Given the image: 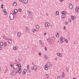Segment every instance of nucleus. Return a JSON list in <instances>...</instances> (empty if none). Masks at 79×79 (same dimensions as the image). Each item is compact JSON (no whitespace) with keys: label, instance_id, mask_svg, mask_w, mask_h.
I'll list each match as a JSON object with an SVG mask.
<instances>
[{"label":"nucleus","instance_id":"f257e3e1","mask_svg":"<svg viewBox=\"0 0 79 79\" xmlns=\"http://www.w3.org/2000/svg\"><path fill=\"white\" fill-rule=\"evenodd\" d=\"M9 18L10 19L12 20L14 19V15H13V14H10V15Z\"/></svg>","mask_w":79,"mask_h":79},{"label":"nucleus","instance_id":"f03ea898","mask_svg":"<svg viewBox=\"0 0 79 79\" xmlns=\"http://www.w3.org/2000/svg\"><path fill=\"white\" fill-rule=\"evenodd\" d=\"M21 64H19V65H18V66L19 67V69H18V72L19 73H21Z\"/></svg>","mask_w":79,"mask_h":79},{"label":"nucleus","instance_id":"7ed1b4c3","mask_svg":"<svg viewBox=\"0 0 79 79\" xmlns=\"http://www.w3.org/2000/svg\"><path fill=\"white\" fill-rule=\"evenodd\" d=\"M28 13V15L30 17H32V16H33V14H32V13L30 11H28L27 13Z\"/></svg>","mask_w":79,"mask_h":79},{"label":"nucleus","instance_id":"20e7f679","mask_svg":"<svg viewBox=\"0 0 79 79\" xmlns=\"http://www.w3.org/2000/svg\"><path fill=\"white\" fill-rule=\"evenodd\" d=\"M37 69V66L35 65L33 66V67L31 68V69L33 70H34V71H35Z\"/></svg>","mask_w":79,"mask_h":79},{"label":"nucleus","instance_id":"39448f33","mask_svg":"<svg viewBox=\"0 0 79 79\" xmlns=\"http://www.w3.org/2000/svg\"><path fill=\"white\" fill-rule=\"evenodd\" d=\"M48 67H51L52 66V64H51L49 62H48V63H47V65Z\"/></svg>","mask_w":79,"mask_h":79},{"label":"nucleus","instance_id":"423d86ee","mask_svg":"<svg viewBox=\"0 0 79 79\" xmlns=\"http://www.w3.org/2000/svg\"><path fill=\"white\" fill-rule=\"evenodd\" d=\"M63 40V38L62 37H61L60 38V41L61 43H63V42L64 40Z\"/></svg>","mask_w":79,"mask_h":79},{"label":"nucleus","instance_id":"0eeeda50","mask_svg":"<svg viewBox=\"0 0 79 79\" xmlns=\"http://www.w3.org/2000/svg\"><path fill=\"white\" fill-rule=\"evenodd\" d=\"M16 13H18V10L16 9H15L14 10L13 13L14 15H16Z\"/></svg>","mask_w":79,"mask_h":79},{"label":"nucleus","instance_id":"6e6552de","mask_svg":"<svg viewBox=\"0 0 79 79\" xmlns=\"http://www.w3.org/2000/svg\"><path fill=\"white\" fill-rule=\"evenodd\" d=\"M27 72V70L26 69H24L23 72V75L25 74Z\"/></svg>","mask_w":79,"mask_h":79},{"label":"nucleus","instance_id":"1a4fd4ad","mask_svg":"<svg viewBox=\"0 0 79 79\" xmlns=\"http://www.w3.org/2000/svg\"><path fill=\"white\" fill-rule=\"evenodd\" d=\"M45 25L46 27H48L50 26V23L48 22L46 23H45Z\"/></svg>","mask_w":79,"mask_h":79},{"label":"nucleus","instance_id":"9d476101","mask_svg":"<svg viewBox=\"0 0 79 79\" xmlns=\"http://www.w3.org/2000/svg\"><path fill=\"white\" fill-rule=\"evenodd\" d=\"M69 8L70 9H72L73 8V5H72V4L71 3H70L69 4Z\"/></svg>","mask_w":79,"mask_h":79},{"label":"nucleus","instance_id":"9b49d317","mask_svg":"<svg viewBox=\"0 0 79 79\" xmlns=\"http://www.w3.org/2000/svg\"><path fill=\"white\" fill-rule=\"evenodd\" d=\"M39 43L40 45L42 47H43V44H42L43 42L42 40H40L39 41Z\"/></svg>","mask_w":79,"mask_h":79},{"label":"nucleus","instance_id":"f8f14e48","mask_svg":"<svg viewBox=\"0 0 79 79\" xmlns=\"http://www.w3.org/2000/svg\"><path fill=\"white\" fill-rule=\"evenodd\" d=\"M8 42L9 44H11L12 42V41H11V40H8Z\"/></svg>","mask_w":79,"mask_h":79},{"label":"nucleus","instance_id":"ddd939ff","mask_svg":"<svg viewBox=\"0 0 79 79\" xmlns=\"http://www.w3.org/2000/svg\"><path fill=\"white\" fill-rule=\"evenodd\" d=\"M3 38H4V39H5V40H8V39H9V38H8V37L5 36H3Z\"/></svg>","mask_w":79,"mask_h":79},{"label":"nucleus","instance_id":"4468645a","mask_svg":"<svg viewBox=\"0 0 79 79\" xmlns=\"http://www.w3.org/2000/svg\"><path fill=\"white\" fill-rule=\"evenodd\" d=\"M57 56H60V57H61V56H62V55H61V54L59 53H57Z\"/></svg>","mask_w":79,"mask_h":79},{"label":"nucleus","instance_id":"2eb2a0df","mask_svg":"<svg viewBox=\"0 0 79 79\" xmlns=\"http://www.w3.org/2000/svg\"><path fill=\"white\" fill-rule=\"evenodd\" d=\"M79 10V7H77L75 8V11L76 12H78Z\"/></svg>","mask_w":79,"mask_h":79},{"label":"nucleus","instance_id":"dca6fc26","mask_svg":"<svg viewBox=\"0 0 79 79\" xmlns=\"http://www.w3.org/2000/svg\"><path fill=\"white\" fill-rule=\"evenodd\" d=\"M21 35V33L20 32H18L17 33V35L18 36H20Z\"/></svg>","mask_w":79,"mask_h":79},{"label":"nucleus","instance_id":"f3484780","mask_svg":"<svg viewBox=\"0 0 79 79\" xmlns=\"http://www.w3.org/2000/svg\"><path fill=\"white\" fill-rule=\"evenodd\" d=\"M23 2L24 3H27L28 2V0H23Z\"/></svg>","mask_w":79,"mask_h":79},{"label":"nucleus","instance_id":"a211bd4d","mask_svg":"<svg viewBox=\"0 0 79 79\" xmlns=\"http://www.w3.org/2000/svg\"><path fill=\"white\" fill-rule=\"evenodd\" d=\"M62 14H63V15H66L67 13H66V12L65 11H62Z\"/></svg>","mask_w":79,"mask_h":79},{"label":"nucleus","instance_id":"6ab92c4d","mask_svg":"<svg viewBox=\"0 0 79 79\" xmlns=\"http://www.w3.org/2000/svg\"><path fill=\"white\" fill-rule=\"evenodd\" d=\"M61 17L63 19H64L66 18V16L65 15H62Z\"/></svg>","mask_w":79,"mask_h":79},{"label":"nucleus","instance_id":"aec40b11","mask_svg":"<svg viewBox=\"0 0 79 79\" xmlns=\"http://www.w3.org/2000/svg\"><path fill=\"white\" fill-rule=\"evenodd\" d=\"M3 44V45H4V47H6V45H7L6 42H4Z\"/></svg>","mask_w":79,"mask_h":79},{"label":"nucleus","instance_id":"412c9836","mask_svg":"<svg viewBox=\"0 0 79 79\" xmlns=\"http://www.w3.org/2000/svg\"><path fill=\"white\" fill-rule=\"evenodd\" d=\"M44 68L46 70H47L48 69V68H47V65H45L44 66Z\"/></svg>","mask_w":79,"mask_h":79},{"label":"nucleus","instance_id":"4be33fe9","mask_svg":"<svg viewBox=\"0 0 79 79\" xmlns=\"http://www.w3.org/2000/svg\"><path fill=\"white\" fill-rule=\"evenodd\" d=\"M16 5H17V3H16V2H14V3H13V6H16Z\"/></svg>","mask_w":79,"mask_h":79},{"label":"nucleus","instance_id":"5701e85b","mask_svg":"<svg viewBox=\"0 0 79 79\" xmlns=\"http://www.w3.org/2000/svg\"><path fill=\"white\" fill-rule=\"evenodd\" d=\"M75 17L73 16H71V18L72 19V20H74V19H75Z\"/></svg>","mask_w":79,"mask_h":79},{"label":"nucleus","instance_id":"b1692460","mask_svg":"<svg viewBox=\"0 0 79 79\" xmlns=\"http://www.w3.org/2000/svg\"><path fill=\"white\" fill-rule=\"evenodd\" d=\"M64 77V73L63 72L62 74L61 75V77Z\"/></svg>","mask_w":79,"mask_h":79},{"label":"nucleus","instance_id":"393cba45","mask_svg":"<svg viewBox=\"0 0 79 79\" xmlns=\"http://www.w3.org/2000/svg\"><path fill=\"white\" fill-rule=\"evenodd\" d=\"M26 29L27 31H30V29L28 27H26Z\"/></svg>","mask_w":79,"mask_h":79},{"label":"nucleus","instance_id":"a878e982","mask_svg":"<svg viewBox=\"0 0 79 79\" xmlns=\"http://www.w3.org/2000/svg\"><path fill=\"white\" fill-rule=\"evenodd\" d=\"M56 37H59V33H57L56 35Z\"/></svg>","mask_w":79,"mask_h":79},{"label":"nucleus","instance_id":"bb28decb","mask_svg":"<svg viewBox=\"0 0 79 79\" xmlns=\"http://www.w3.org/2000/svg\"><path fill=\"white\" fill-rule=\"evenodd\" d=\"M0 45L1 46H3V43L2 42H1L0 43Z\"/></svg>","mask_w":79,"mask_h":79},{"label":"nucleus","instance_id":"cd10ccee","mask_svg":"<svg viewBox=\"0 0 79 79\" xmlns=\"http://www.w3.org/2000/svg\"><path fill=\"white\" fill-rule=\"evenodd\" d=\"M17 48H18L17 47H14L13 48V50H16V49H17Z\"/></svg>","mask_w":79,"mask_h":79},{"label":"nucleus","instance_id":"c85d7f7f","mask_svg":"<svg viewBox=\"0 0 79 79\" xmlns=\"http://www.w3.org/2000/svg\"><path fill=\"white\" fill-rule=\"evenodd\" d=\"M56 15H59V12L58 11H57L56 12Z\"/></svg>","mask_w":79,"mask_h":79},{"label":"nucleus","instance_id":"c756f323","mask_svg":"<svg viewBox=\"0 0 79 79\" xmlns=\"http://www.w3.org/2000/svg\"><path fill=\"white\" fill-rule=\"evenodd\" d=\"M15 64H14L13 65V68H14V69H17V67H16V68H15Z\"/></svg>","mask_w":79,"mask_h":79},{"label":"nucleus","instance_id":"7c9ffc66","mask_svg":"<svg viewBox=\"0 0 79 79\" xmlns=\"http://www.w3.org/2000/svg\"><path fill=\"white\" fill-rule=\"evenodd\" d=\"M52 40H54L55 39V37L53 36V37H52Z\"/></svg>","mask_w":79,"mask_h":79},{"label":"nucleus","instance_id":"2f4dec72","mask_svg":"<svg viewBox=\"0 0 79 79\" xmlns=\"http://www.w3.org/2000/svg\"><path fill=\"white\" fill-rule=\"evenodd\" d=\"M14 73H15L14 71H13L12 72L10 73L11 75H14Z\"/></svg>","mask_w":79,"mask_h":79},{"label":"nucleus","instance_id":"473e14b6","mask_svg":"<svg viewBox=\"0 0 79 79\" xmlns=\"http://www.w3.org/2000/svg\"><path fill=\"white\" fill-rule=\"evenodd\" d=\"M36 27L37 29H39V26L38 25H36Z\"/></svg>","mask_w":79,"mask_h":79},{"label":"nucleus","instance_id":"72a5a7b5","mask_svg":"<svg viewBox=\"0 0 79 79\" xmlns=\"http://www.w3.org/2000/svg\"><path fill=\"white\" fill-rule=\"evenodd\" d=\"M17 73H18V71H16L14 73V76H15V75H16V74H17Z\"/></svg>","mask_w":79,"mask_h":79},{"label":"nucleus","instance_id":"f704fd0d","mask_svg":"<svg viewBox=\"0 0 79 79\" xmlns=\"http://www.w3.org/2000/svg\"><path fill=\"white\" fill-rule=\"evenodd\" d=\"M27 70H28V69H29V64H28L27 65Z\"/></svg>","mask_w":79,"mask_h":79},{"label":"nucleus","instance_id":"c9c22d12","mask_svg":"<svg viewBox=\"0 0 79 79\" xmlns=\"http://www.w3.org/2000/svg\"><path fill=\"white\" fill-rule=\"evenodd\" d=\"M44 58L45 59H47V56H46L45 55H44Z\"/></svg>","mask_w":79,"mask_h":79},{"label":"nucleus","instance_id":"e433bc0d","mask_svg":"<svg viewBox=\"0 0 79 79\" xmlns=\"http://www.w3.org/2000/svg\"><path fill=\"white\" fill-rule=\"evenodd\" d=\"M65 41V42L66 43V44H68V41L67 39H66Z\"/></svg>","mask_w":79,"mask_h":79},{"label":"nucleus","instance_id":"4c0bfd02","mask_svg":"<svg viewBox=\"0 0 79 79\" xmlns=\"http://www.w3.org/2000/svg\"><path fill=\"white\" fill-rule=\"evenodd\" d=\"M3 12L5 13V12H6V10L5 9H4L2 10Z\"/></svg>","mask_w":79,"mask_h":79},{"label":"nucleus","instance_id":"58836bf2","mask_svg":"<svg viewBox=\"0 0 79 79\" xmlns=\"http://www.w3.org/2000/svg\"><path fill=\"white\" fill-rule=\"evenodd\" d=\"M47 40H48V42H50V39L48 38V39Z\"/></svg>","mask_w":79,"mask_h":79},{"label":"nucleus","instance_id":"ea45409f","mask_svg":"<svg viewBox=\"0 0 79 79\" xmlns=\"http://www.w3.org/2000/svg\"><path fill=\"white\" fill-rule=\"evenodd\" d=\"M69 22L70 23L71 22V19H69Z\"/></svg>","mask_w":79,"mask_h":79},{"label":"nucleus","instance_id":"a19ab883","mask_svg":"<svg viewBox=\"0 0 79 79\" xmlns=\"http://www.w3.org/2000/svg\"><path fill=\"white\" fill-rule=\"evenodd\" d=\"M19 12H21V9H19Z\"/></svg>","mask_w":79,"mask_h":79},{"label":"nucleus","instance_id":"79ce46f5","mask_svg":"<svg viewBox=\"0 0 79 79\" xmlns=\"http://www.w3.org/2000/svg\"><path fill=\"white\" fill-rule=\"evenodd\" d=\"M4 15H7V13L6 11L4 12Z\"/></svg>","mask_w":79,"mask_h":79},{"label":"nucleus","instance_id":"37998d69","mask_svg":"<svg viewBox=\"0 0 79 79\" xmlns=\"http://www.w3.org/2000/svg\"><path fill=\"white\" fill-rule=\"evenodd\" d=\"M46 75L47 77V78L48 79V74H46Z\"/></svg>","mask_w":79,"mask_h":79},{"label":"nucleus","instance_id":"c03bdc74","mask_svg":"<svg viewBox=\"0 0 79 79\" xmlns=\"http://www.w3.org/2000/svg\"><path fill=\"white\" fill-rule=\"evenodd\" d=\"M28 72H29V73H31V70L29 69L28 70Z\"/></svg>","mask_w":79,"mask_h":79},{"label":"nucleus","instance_id":"a18cd8bd","mask_svg":"<svg viewBox=\"0 0 79 79\" xmlns=\"http://www.w3.org/2000/svg\"><path fill=\"white\" fill-rule=\"evenodd\" d=\"M35 29H33L32 31L33 32H35Z\"/></svg>","mask_w":79,"mask_h":79},{"label":"nucleus","instance_id":"49530a36","mask_svg":"<svg viewBox=\"0 0 79 79\" xmlns=\"http://www.w3.org/2000/svg\"><path fill=\"white\" fill-rule=\"evenodd\" d=\"M39 55L40 56H41V53L39 52Z\"/></svg>","mask_w":79,"mask_h":79},{"label":"nucleus","instance_id":"de8ad7c7","mask_svg":"<svg viewBox=\"0 0 79 79\" xmlns=\"http://www.w3.org/2000/svg\"><path fill=\"white\" fill-rule=\"evenodd\" d=\"M15 66H18V64L17 63H16L15 64Z\"/></svg>","mask_w":79,"mask_h":79},{"label":"nucleus","instance_id":"09e8293b","mask_svg":"<svg viewBox=\"0 0 79 79\" xmlns=\"http://www.w3.org/2000/svg\"><path fill=\"white\" fill-rule=\"evenodd\" d=\"M44 50H47V48L45 47Z\"/></svg>","mask_w":79,"mask_h":79},{"label":"nucleus","instance_id":"8fccbe9b","mask_svg":"<svg viewBox=\"0 0 79 79\" xmlns=\"http://www.w3.org/2000/svg\"><path fill=\"white\" fill-rule=\"evenodd\" d=\"M64 30L66 29V27L65 26L64 27Z\"/></svg>","mask_w":79,"mask_h":79},{"label":"nucleus","instance_id":"3c124183","mask_svg":"<svg viewBox=\"0 0 79 79\" xmlns=\"http://www.w3.org/2000/svg\"><path fill=\"white\" fill-rule=\"evenodd\" d=\"M66 70H67V71L68 73L69 71V70H68V68L66 69Z\"/></svg>","mask_w":79,"mask_h":79},{"label":"nucleus","instance_id":"603ef678","mask_svg":"<svg viewBox=\"0 0 79 79\" xmlns=\"http://www.w3.org/2000/svg\"><path fill=\"white\" fill-rule=\"evenodd\" d=\"M66 39H65V38H63V40H64V41Z\"/></svg>","mask_w":79,"mask_h":79},{"label":"nucleus","instance_id":"864d4df0","mask_svg":"<svg viewBox=\"0 0 79 79\" xmlns=\"http://www.w3.org/2000/svg\"><path fill=\"white\" fill-rule=\"evenodd\" d=\"M3 48L2 47H0V50H2V48Z\"/></svg>","mask_w":79,"mask_h":79},{"label":"nucleus","instance_id":"5fc2aeb1","mask_svg":"<svg viewBox=\"0 0 79 79\" xmlns=\"http://www.w3.org/2000/svg\"><path fill=\"white\" fill-rule=\"evenodd\" d=\"M57 79H60V77H57Z\"/></svg>","mask_w":79,"mask_h":79},{"label":"nucleus","instance_id":"6e6d98bb","mask_svg":"<svg viewBox=\"0 0 79 79\" xmlns=\"http://www.w3.org/2000/svg\"><path fill=\"white\" fill-rule=\"evenodd\" d=\"M55 60H56H56H57V58L56 57L55 58Z\"/></svg>","mask_w":79,"mask_h":79},{"label":"nucleus","instance_id":"4d7b16f0","mask_svg":"<svg viewBox=\"0 0 79 79\" xmlns=\"http://www.w3.org/2000/svg\"><path fill=\"white\" fill-rule=\"evenodd\" d=\"M10 66H11V68H12V66H13V65L12 64H10Z\"/></svg>","mask_w":79,"mask_h":79},{"label":"nucleus","instance_id":"13d9d810","mask_svg":"<svg viewBox=\"0 0 79 79\" xmlns=\"http://www.w3.org/2000/svg\"><path fill=\"white\" fill-rule=\"evenodd\" d=\"M68 24V23L66 22V23H65V24H66V25H67V24Z\"/></svg>","mask_w":79,"mask_h":79},{"label":"nucleus","instance_id":"bf43d9fd","mask_svg":"<svg viewBox=\"0 0 79 79\" xmlns=\"http://www.w3.org/2000/svg\"><path fill=\"white\" fill-rule=\"evenodd\" d=\"M64 0H60V2H63Z\"/></svg>","mask_w":79,"mask_h":79},{"label":"nucleus","instance_id":"052dcab7","mask_svg":"<svg viewBox=\"0 0 79 79\" xmlns=\"http://www.w3.org/2000/svg\"><path fill=\"white\" fill-rule=\"evenodd\" d=\"M0 2H3V0H0Z\"/></svg>","mask_w":79,"mask_h":79},{"label":"nucleus","instance_id":"680f3d73","mask_svg":"<svg viewBox=\"0 0 79 79\" xmlns=\"http://www.w3.org/2000/svg\"><path fill=\"white\" fill-rule=\"evenodd\" d=\"M46 33H44V35H46Z\"/></svg>","mask_w":79,"mask_h":79},{"label":"nucleus","instance_id":"e2e57ef3","mask_svg":"<svg viewBox=\"0 0 79 79\" xmlns=\"http://www.w3.org/2000/svg\"><path fill=\"white\" fill-rule=\"evenodd\" d=\"M19 1H20V2H22V1H23V0H19Z\"/></svg>","mask_w":79,"mask_h":79},{"label":"nucleus","instance_id":"0e129e2a","mask_svg":"<svg viewBox=\"0 0 79 79\" xmlns=\"http://www.w3.org/2000/svg\"><path fill=\"white\" fill-rule=\"evenodd\" d=\"M1 6H3V5L2 4V5H1Z\"/></svg>","mask_w":79,"mask_h":79},{"label":"nucleus","instance_id":"69168bd1","mask_svg":"<svg viewBox=\"0 0 79 79\" xmlns=\"http://www.w3.org/2000/svg\"><path fill=\"white\" fill-rule=\"evenodd\" d=\"M1 8H3V7H2V6H1Z\"/></svg>","mask_w":79,"mask_h":79},{"label":"nucleus","instance_id":"338daca9","mask_svg":"<svg viewBox=\"0 0 79 79\" xmlns=\"http://www.w3.org/2000/svg\"><path fill=\"white\" fill-rule=\"evenodd\" d=\"M73 79H76V78H73Z\"/></svg>","mask_w":79,"mask_h":79},{"label":"nucleus","instance_id":"774afa93","mask_svg":"<svg viewBox=\"0 0 79 79\" xmlns=\"http://www.w3.org/2000/svg\"><path fill=\"white\" fill-rule=\"evenodd\" d=\"M32 64H34V62L32 63Z\"/></svg>","mask_w":79,"mask_h":79}]
</instances>
